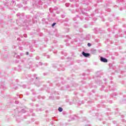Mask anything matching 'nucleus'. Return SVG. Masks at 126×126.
<instances>
[{
    "label": "nucleus",
    "instance_id": "nucleus-1",
    "mask_svg": "<svg viewBox=\"0 0 126 126\" xmlns=\"http://www.w3.org/2000/svg\"><path fill=\"white\" fill-rule=\"evenodd\" d=\"M100 61L103 63H108V60L106 58H104L103 57H100Z\"/></svg>",
    "mask_w": 126,
    "mask_h": 126
},
{
    "label": "nucleus",
    "instance_id": "nucleus-2",
    "mask_svg": "<svg viewBox=\"0 0 126 126\" xmlns=\"http://www.w3.org/2000/svg\"><path fill=\"white\" fill-rule=\"evenodd\" d=\"M82 55L84 56V57H85L86 58H87L90 56V54L89 53H85V52H83Z\"/></svg>",
    "mask_w": 126,
    "mask_h": 126
},
{
    "label": "nucleus",
    "instance_id": "nucleus-3",
    "mask_svg": "<svg viewBox=\"0 0 126 126\" xmlns=\"http://www.w3.org/2000/svg\"><path fill=\"white\" fill-rule=\"evenodd\" d=\"M58 110H59V112H63V108L62 107H59L58 108Z\"/></svg>",
    "mask_w": 126,
    "mask_h": 126
},
{
    "label": "nucleus",
    "instance_id": "nucleus-4",
    "mask_svg": "<svg viewBox=\"0 0 126 126\" xmlns=\"http://www.w3.org/2000/svg\"><path fill=\"white\" fill-rule=\"evenodd\" d=\"M56 23H54L52 25V27H54V26H55L56 25Z\"/></svg>",
    "mask_w": 126,
    "mask_h": 126
},
{
    "label": "nucleus",
    "instance_id": "nucleus-5",
    "mask_svg": "<svg viewBox=\"0 0 126 126\" xmlns=\"http://www.w3.org/2000/svg\"><path fill=\"white\" fill-rule=\"evenodd\" d=\"M88 47H91V44H90V43H88Z\"/></svg>",
    "mask_w": 126,
    "mask_h": 126
},
{
    "label": "nucleus",
    "instance_id": "nucleus-6",
    "mask_svg": "<svg viewBox=\"0 0 126 126\" xmlns=\"http://www.w3.org/2000/svg\"><path fill=\"white\" fill-rule=\"evenodd\" d=\"M27 55H28V52L27 53Z\"/></svg>",
    "mask_w": 126,
    "mask_h": 126
}]
</instances>
